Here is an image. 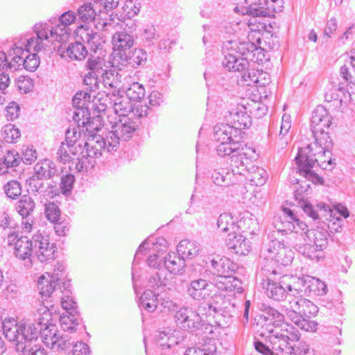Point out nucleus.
Wrapping results in <instances>:
<instances>
[{"instance_id":"f257e3e1","label":"nucleus","mask_w":355,"mask_h":355,"mask_svg":"<svg viewBox=\"0 0 355 355\" xmlns=\"http://www.w3.org/2000/svg\"><path fill=\"white\" fill-rule=\"evenodd\" d=\"M333 117L322 105H318L312 113L311 129L315 142L298 148L295 157L297 173L305 180H301L298 185L293 187L295 198L302 201L304 212L314 221L322 222L330 229L333 209L329 205L320 202L314 207L309 201L304 200V196L311 193V183L322 184V178L313 170L315 166L324 170L333 168V139L331 128Z\"/></svg>"},{"instance_id":"f03ea898","label":"nucleus","mask_w":355,"mask_h":355,"mask_svg":"<svg viewBox=\"0 0 355 355\" xmlns=\"http://www.w3.org/2000/svg\"><path fill=\"white\" fill-rule=\"evenodd\" d=\"M259 309L262 312V322L257 331L259 335L268 340L273 351L289 354V348H292V346L288 340V337L282 334H279L274 326H281L283 324L284 315L266 304H261Z\"/></svg>"},{"instance_id":"7ed1b4c3","label":"nucleus","mask_w":355,"mask_h":355,"mask_svg":"<svg viewBox=\"0 0 355 355\" xmlns=\"http://www.w3.org/2000/svg\"><path fill=\"white\" fill-rule=\"evenodd\" d=\"M248 107L241 105L236 110L230 112L231 125L228 123L217 124L214 127V139L216 141L224 139L233 141L234 150H239L240 141L244 137L243 130L248 128L252 124ZM234 150V148H232Z\"/></svg>"},{"instance_id":"20e7f679","label":"nucleus","mask_w":355,"mask_h":355,"mask_svg":"<svg viewBox=\"0 0 355 355\" xmlns=\"http://www.w3.org/2000/svg\"><path fill=\"white\" fill-rule=\"evenodd\" d=\"M5 337L15 343V351H23L33 340L37 339L38 326L33 322L21 320L17 322L14 318H6L2 324Z\"/></svg>"},{"instance_id":"39448f33","label":"nucleus","mask_w":355,"mask_h":355,"mask_svg":"<svg viewBox=\"0 0 355 355\" xmlns=\"http://www.w3.org/2000/svg\"><path fill=\"white\" fill-rule=\"evenodd\" d=\"M289 307L285 309V314L298 328L305 331L315 332L318 323L311 320L318 312V306L309 300L303 297H293L289 300Z\"/></svg>"},{"instance_id":"423d86ee","label":"nucleus","mask_w":355,"mask_h":355,"mask_svg":"<svg viewBox=\"0 0 355 355\" xmlns=\"http://www.w3.org/2000/svg\"><path fill=\"white\" fill-rule=\"evenodd\" d=\"M110 139H107V133L105 136L98 134L87 135L84 143V148L78 144V148L81 150V158H78L76 168L79 171H87L94 168L96 164L95 158L102 155L103 152L113 153L117 150H111L109 144Z\"/></svg>"},{"instance_id":"0eeeda50","label":"nucleus","mask_w":355,"mask_h":355,"mask_svg":"<svg viewBox=\"0 0 355 355\" xmlns=\"http://www.w3.org/2000/svg\"><path fill=\"white\" fill-rule=\"evenodd\" d=\"M52 24L51 20L49 21V23L36 24L34 28L35 36H30L26 40V47L28 49L33 46V51L35 52L45 49L47 44L44 43V41L48 40L49 31L51 37L60 41L66 40L71 34V30L69 26L62 25L60 22L55 26H52Z\"/></svg>"},{"instance_id":"6e6552de","label":"nucleus","mask_w":355,"mask_h":355,"mask_svg":"<svg viewBox=\"0 0 355 355\" xmlns=\"http://www.w3.org/2000/svg\"><path fill=\"white\" fill-rule=\"evenodd\" d=\"M29 37L24 39V41L15 43L8 51V56L10 58L9 62V69L12 71L25 69L29 71H35L39 67L40 59L37 53H29L30 49L26 47V40Z\"/></svg>"},{"instance_id":"1a4fd4ad","label":"nucleus","mask_w":355,"mask_h":355,"mask_svg":"<svg viewBox=\"0 0 355 355\" xmlns=\"http://www.w3.org/2000/svg\"><path fill=\"white\" fill-rule=\"evenodd\" d=\"M139 116H123L116 121L112 130L107 132V139L111 150H118L120 142L129 141L139 130L141 123Z\"/></svg>"},{"instance_id":"9d476101","label":"nucleus","mask_w":355,"mask_h":355,"mask_svg":"<svg viewBox=\"0 0 355 355\" xmlns=\"http://www.w3.org/2000/svg\"><path fill=\"white\" fill-rule=\"evenodd\" d=\"M219 144L217 146L216 152L217 155L220 157L230 156L229 158L230 171L234 177H237V180L243 175H245L248 171V166L243 160V155H245L244 150V146L246 145L243 141H240L241 146L239 150L237 149H230L234 148L233 146V141L224 139L223 141H217Z\"/></svg>"},{"instance_id":"9b49d317","label":"nucleus","mask_w":355,"mask_h":355,"mask_svg":"<svg viewBox=\"0 0 355 355\" xmlns=\"http://www.w3.org/2000/svg\"><path fill=\"white\" fill-rule=\"evenodd\" d=\"M35 321L38 326L37 338H40L46 347L53 345V340L59 331L52 313L46 306L40 305L35 313Z\"/></svg>"},{"instance_id":"f8f14e48","label":"nucleus","mask_w":355,"mask_h":355,"mask_svg":"<svg viewBox=\"0 0 355 355\" xmlns=\"http://www.w3.org/2000/svg\"><path fill=\"white\" fill-rule=\"evenodd\" d=\"M213 182L220 187L218 188L219 196L216 198L221 201L227 200L229 196L233 197L240 187L237 184V177H234L230 171V168H220L214 170L211 174Z\"/></svg>"},{"instance_id":"ddd939ff","label":"nucleus","mask_w":355,"mask_h":355,"mask_svg":"<svg viewBox=\"0 0 355 355\" xmlns=\"http://www.w3.org/2000/svg\"><path fill=\"white\" fill-rule=\"evenodd\" d=\"M350 65L344 64L340 67V75L345 83H339L336 91V97H334V107L340 109L341 112H345L347 101L352 94H355V79L352 76L349 68Z\"/></svg>"},{"instance_id":"4468645a","label":"nucleus","mask_w":355,"mask_h":355,"mask_svg":"<svg viewBox=\"0 0 355 355\" xmlns=\"http://www.w3.org/2000/svg\"><path fill=\"white\" fill-rule=\"evenodd\" d=\"M139 38L143 46L157 49L160 54H166L173 42L168 38H160L159 33L153 25H147L140 30Z\"/></svg>"},{"instance_id":"2eb2a0df","label":"nucleus","mask_w":355,"mask_h":355,"mask_svg":"<svg viewBox=\"0 0 355 355\" xmlns=\"http://www.w3.org/2000/svg\"><path fill=\"white\" fill-rule=\"evenodd\" d=\"M33 243V257H35L42 263H49L55 259L57 248L54 242H51L49 236L43 235L40 231L32 236Z\"/></svg>"},{"instance_id":"dca6fc26","label":"nucleus","mask_w":355,"mask_h":355,"mask_svg":"<svg viewBox=\"0 0 355 355\" xmlns=\"http://www.w3.org/2000/svg\"><path fill=\"white\" fill-rule=\"evenodd\" d=\"M159 304L168 310H172L175 305L166 291L162 293H155L151 289L146 290L138 302L140 309L148 313L153 312Z\"/></svg>"},{"instance_id":"f3484780","label":"nucleus","mask_w":355,"mask_h":355,"mask_svg":"<svg viewBox=\"0 0 355 355\" xmlns=\"http://www.w3.org/2000/svg\"><path fill=\"white\" fill-rule=\"evenodd\" d=\"M146 61V51L141 48H135L128 53H121V55L116 56L112 66L118 71H123L128 67L136 69L139 66H144Z\"/></svg>"},{"instance_id":"a211bd4d","label":"nucleus","mask_w":355,"mask_h":355,"mask_svg":"<svg viewBox=\"0 0 355 355\" xmlns=\"http://www.w3.org/2000/svg\"><path fill=\"white\" fill-rule=\"evenodd\" d=\"M113 109L119 118L123 116L144 117L149 114L147 105L134 104L126 96L116 97L114 101Z\"/></svg>"},{"instance_id":"6ab92c4d","label":"nucleus","mask_w":355,"mask_h":355,"mask_svg":"<svg viewBox=\"0 0 355 355\" xmlns=\"http://www.w3.org/2000/svg\"><path fill=\"white\" fill-rule=\"evenodd\" d=\"M277 272L272 270L266 279H263L262 285L266 295L275 301H283L288 295V290L283 284V275L277 278Z\"/></svg>"},{"instance_id":"aec40b11","label":"nucleus","mask_w":355,"mask_h":355,"mask_svg":"<svg viewBox=\"0 0 355 355\" xmlns=\"http://www.w3.org/2000/svg\"><path fill=\"white\" fill-rule=\"evenodd\" d=\"M211 278L213 282L227 280L236 272V266L230 259L225 257L216 256L211 261Z\"/></svg>"},{"instance_id":"412c9836","label":"nucleus","mask_w":355,"mask_h":355,"mask_svg":"<svg viewBox=\"0 0 355 355\" xmlns=\"http://www.w3.org/2000/svg\"><path fill=\"white\" fill-rule=\"evenodd\" d=\"M174 318L178 327L191 333L196 331V329L201 322V317L197 311L190 307H182L176 311Z\"/></svg>"},{"instance_id":"4be33fe9","label":"nucleus","mask_w":355,"mask_h":355,"mask_svg":"<svg viewBox=\"0 0 355 355\" xmlns=\"http://www.w3.org/2000/svg\"><path fill=\"white\" fill-rule=\"evenodd\" d=\"M209 278H195L191 280L187 286L189 295L195 300H202L211 295V287L215 286V282Z\"/></svg>"},{"instance_id":"5701e85b","label":"nucleus","mask_w":355,"mask_h":355,"mask_svg":"<svg viewBox=\"0 0 355 355\" xmlns=\"http://www.w3.org/2000/svg\"><path fill=\"white\" fill-rule=\"evenodd\" d=\"M35 203L28 195H24L16 204V209L22 218V225L26 231L30 232L33 225V212Z\"/></svg>"},{"instance_id":"b1692460","label":"nucleus","mask_w":355,"mask_h":355,"mask_svg":"<svg viewBox=\"0 0 355 355\" xmlns=\"http://www.w3.org/2000/svg\"><path fill=\"white\" fill-rule=\"evenodd\" d=\"M58 53L63 58H69L74 60H83L88 55L85 46L80 42H75L67 44H62L58 49Z\"/></svg>"},{"instance_id":"393cba45","label":"nucleus","mask_w":355,"mask_h":355,"mask_svg":"<svg viewBox=\"0 0 355 355\" xmlns=\"http://www.w3.org/2000/svg\"><path fill=\"white\" fill-rule=\"evenodd\" d=\"M14 254L16 257L24 261V266L26 267H31L32 266V258L33 257L32 238L20 236L15 243Z\"/></svg>"},{"instance_id":"a878e982","label":"nucleus","mask_w":355,"mask_h":355,"mask_svg":"<svg viewBox=\"0 0 355 355\" xmlns=\"http://www.w3.org/2000/svg\"><path fill=\"white\" fill-rule=\"evenodd\" d=\"M225 243L230 250L236 254L245 255L250 248V242L242 234L236 232H230L225 240Z\"/></svg>"},{"instance_id":"bb28decb","label":"nucleus","mask_w":355,"mask_h":355,"mask_svg":"<svg viewBox=\"0 0 355 355\" xmlns=\"http://www.w3.org/2000/svg\"><path fill=\"white\" fill-rule=\"evenodd\" d=\"M78 33L81 40L87 43L90 50L94 53L102 49L105 40L100 33L94 32L89 27L80 26L78 30Z\"/></svg>"},{"instance_id":"cd10ccee","label":"nucleus","mask_w":355,"mask_h":355,"mask_svg":"<svg viewBox=\"0 0 355 355\" xmlns=\"http://www.w3.org/2000/svg\"><path fill=\"white\" fill-rule=\"evenodd\" d=\"M283 284L288 290V295L293 297H297L296 295H300L304 291L305 293V288L307 285L308 279L306 275L302 277H297L294 275H283Z\"/></svg>"},{"instance_id":"c85d7f7f","label":"nucleus","mask_w":355,"mask_h":355,"mask_svg":"<svg viewBox=\"0 0 355 355\" xmlns=\"http://www.w3.org/2000/svg\"><path fill=\"white\" fill-rule=\"evenodd\" d=\"M224 48L227 51H231L233 53H236L242 58L249 60H253L254 57L252 51L255 49V44L250 41L237 42V41H227L223 44Z\"/></svg>"},{"instance_id":"c756f323","label":"nucleus","mask_w":355,"mask_h":355,"mask_svg":"<svg viewBox=\"0 0 355 355\" xmlns=\"http://www.w3.org/2000/svg\"><path fill=\"white\" fill-rule=\"evenodd\" d=\"M112 43L114 51L118 52V56L121 53H128L130 50L134 46L135 39L132 34L126 31H118L112 35Z\"/></svg>"},{"instance_id":"7c9ffc66","label":"nucleus","mask_w":355,"mask_h":355,"mask_svg":"<svg viewBox=\"0 0 355 355\" xmlns=\"http://www.w3.org/2000/svg\"><path fill=\"white\" fill-rule=\"evenodd\" d=\"M238 309L236 306L230 302L229 299L223 302L221 306L218 307V313H216L215 319L219 326L228 325L233 318L237 315Z\"/></svg>"},{"instance_id":"2f4dec72","label":"nucleus","mask_w":355,"mask_h":355,"mask_svg":"<svg viewBox=\"0 0 355 355\" xmlns=\"http://www.w3.org/2000/svg\"><path fill=\"white\" fill-rule=\"evenodd\" d=\"M185 266V259L178 254V253L169 252L164 257L163 266L165 268L164 270L171 274H182Z\"/></svg>"},{"instance_id":"473e14b6","label":"nucleus","mask_w":355,"mask_h":355,"mask_svg":"<svg viewBox=\"0 0 355 355\" xmlns=\"http://www.w3.org/2000/svg\"><path fill=\"white\" fill-rule=\"evenodd\" d=\"M44 178L34 173L29 179L26 180L28 186V191L33 195L42 194L44 196H49L53 193V186L49 184L44 187Z\"/></svg>"},{"instance_id":"72a5a7b5","label":"nucleus","mask_w":355,"mask_h":355,"mask_svg":"<svg viewBox=\"0 0 355 355\" xmlns=\"http://www.w3.org/2000/svg\"><path fill=\"white\" fill-rule=\"evenodd\" d=\"M276 233L271 232L268 236V242L265 243L261 249V257L264 256L267 259L275 254V252L279 251V249L288 245L284 240H280Z\"/></svg>"},{"instance_id":"f704fd0d","label":"nucleus","mask_w":355,"mask_h":355,"mask_svg":"<svg viewBox=\"0 0 355 355\" xmlns=\"http://www.w3.org/2000/svg\"><path fill=\"white\" fill-rule=\"evenodd\" d=\"M228 53L225 55L223 64L228 69L229 71H243L249 67V61L242 58L236 53L227 51Z\"/></svg>"},{"instance_id":"c9c22d12","label":"nucleus","mask_w":355,"mask_h":355,"mask_svg":"<svg viewBox=\"0 0 355 355\" xmlns=\"http://www.w3.org/2000/svg\"><path fill=\"white\" fill-rule=\"evenodd\" d=\"M34 171L35 174L48 180L58 173V168L53 161L45 159L35 165Z\"/></svg>"},{"instance_id":"e433bc0d","label":"nucleus","mask_w":355,"mask_h":355,"mask_svg":"<svg viewBox=\"0 0 355 355\" xmlns=\"http://www.w3.org/2000/svg\"><path fill=\"white\" fill-rule=\"evenodd\" d=\"M200 249V245L197 242L184 239L178 245L177 252L184 259H192L198 254Z\"/></svg>"},{"instance_id":"4c0bfd02","label":"nucleus","mask_w":355,"mask_h":355,"mask_svg":"<svg viewBox=\"0 0 355 355\" xmlns=\"http://www.w3.org/2000/svg\"><path fill=\"white\" fill-rule=\"evenodd\" d=\"M123 89L126 96L134 103V104H141V99L144 97L146 90L143 85L138 82H133L130 84H123Z\"/></svg>"},{"instance_id":"58836bf2","label":"nucleus","mask_w":355,"mask_h":355,"mask_svg":"<svg viewBox=\"0 0 355 355\" xmlns=\"http://www.w3.org/2000/svg\"><path fill=\"white\" fill-rule=\"evenodd\" d=\"M242 176L245 177L251 185L255 186L263 185L267 180L266 171L263 168L254 165L248 168L245 175Z\"/></svg>"},{"instance_id":"ea45409f","label":"nucleus","mask_w":355,"mask_h":355,"mask_svg":"<svg viewBox=\"0 0 355 355\" xmlns=\"http://www.w3.org/2000/svg\"><path fill=\"white\" fill-rule=\"evenodd\" d=\"M184 355H218L216 340L209 338L200 346L189 347Z\"/></svg>"},{"instance_id":"a19ab883","label":"nucleus","mask_w":355,"mask_h":355,"mask_svg":"<svg viewBox=\"0 0 355 355\" xmlns=\"http://www.w3.org/2000/svg\"><path fill=\"white\" fill-rule=\"evenodd\" d=\"M306 279L308 282L305 288V295L312 297L313 295H324L327 294L328 288L325 282L309 275H306Z\"/></svg>"},{"instance_id":"79ce46f5","label":"nucleus","mask_w":355,"mask_h":355,"mask_svg":"<svg viewBox=\"0 0 355 355\" xmlns=\"http://www.w3.org/2000/svg\"><path fill=\"white\" fill-rule=\"evenodd\" d=\"M349 216L347 207L341 202L334 203V232H341L345 225V220Z\"/></svg>"},{"instance_id":"37998d69","label":"nucleus","mask_w":355,"mask_h":355,"mask_svg":"<svg viewBox=\"0 0 355 355\" xmlns=\"http://www.w3.org/2000/svg\"><path fill=\"white\" fill-rule=\"evenodd\" d=\"M98 12V6L94 3L85 2L80 6L77 10L78 19L82 22H90L95 19L96 12Z\"/></svg>"},{"instance_id":"c03bdc74","label":"nucleus","mask_w":355,"mask_h":355,"mask_svg":"<svg viewBox=\"0 0 355 355\" xmlns=\"http://www.w3.org/2000/svg\"><path fill=\"white\" fill-rule=\"evenodd\" d=\"M169 279L166 277V272L164 268H159L157 270H153L149 274L147 286L148 289L160 288L166 287L168 284Z\"/></svg>"},{"instance_id":"a18cd8bd","label":"nucleus","mask_w":355,"mask_h":355,"mask_svg":"<svg viewBox=\"0 0 355 355\" xmlns=\"http://www.w3.org/2000/svg\"><path fill=\"white\" fill-rule=\"evenodd\" d=\"M21 163L20 155L15 150L6 149L0 157V170L15 168Z\"/></svg>"},{"instance_id":"49530a36","label":"nucleus","mask_w":355,"mask_h":355,"mask_svg":"<svg viewBox=\"0 0 355 355\" xmlns=\"http://www.w3.org/2000/svg\"><path fill=\"white\" fill-rule=\"evenodd\" d=\"M60 324L63 331L73 332L77 329V327L80 324V319L78 313H64L60 316Z\"/></svg>"},{"instance_id":"de8ad7c7","label":"nucleus","mask_w":355,"mask_h":355,"mask_svg":"<svg viewBox=\"0 0 355 355\" xmlns=\"http://www.w3.org/2000/svg\"><path fill=\"white\" fill-rule=\"evenodd\" d=\"M275 252V254L268 258L267 261L270 260V262L275 261L278 265L284 266H288L292 263L294 253L288 245L279 249V251Z\"/></svg>"},{"instance_id":"09e8293b","label":"nucleus","mask_w":355,"mask_h":355,"mask_svg":"<svg viewBox=\"0 0 355 355\" xmlns=\"http://www.w3.org/2000/svg\"><path fill=\"white\" fill-rule=\"evenodd\" d=\"M215 286L219 290L225 291H234L236 293H242L243 291V283L236 277L231 275L227 280L215 281Z\"/></svg>"},{"instance_id":"8fccbe9b","label":"nucleus","mask_w":355,"mask_h":355,"mask_svg":"<svg viewBox=\"0 0 355 355\" xmlns=\"http://www.w3.org/2000/svg\"><path fill=\"white\" fill-rule=\"evenodd\" d=\"M102 126V119L100 116L91 117L89 114L86 121L82 122L81 128L84 137H87L91 134H96L101 130Z\"/></svg>"},{"instance_id":"3c124183","label":"nucleus","mask_w":355,"mask_h":355,"mask_svg":"<svg viewBox=\"0 0 355 355\" xmlns=\"http://www.w3.org/2000/svg\"><path fill=\"white\" fill-rule=\"evenodd\" d=\"M77 153V146L62 141L57 151V159L60 163L66 164L71 162Z\"/></svg>"},{"instance_id":"603ef678","label":"nucleus","mask_w":355,"mask_h":355,"mask_svg":"<svg viewBox=\"0 0 355 355\" xmlns=\"http://www.w3.org/2000/svg\"><path fill=\"white\" fill-rule=\"evenodd\" d=\"M101 76L103 78V84L105 87L114 89L112 94L115 96V89L119 87L122 74L114 70H109L105 72H102ZM116 92L119 93V90H117Z\"/></svg>"},{"instance_id":"864d4df0","label":"nucleus","mask_w":355,"mask_h":355,"mask_svg":"<svg viewBox=\"0 0 355 355\" xmlns=\"http://www.w3.org/2000/svg\"><path fill=\"white\" fill-rule=\"evenodd\" d=\"M53 341V345H49L48 347L51 349L57 348L61 351L71 350L74 343V341L71 340V338L68 334H61L60 331L57 334Z\"/></svg>"},{"instance_id":"5fc2aeb1","label":"nucleus","mask_w":355,"mask_h":355,"mask_svg":"<svg viewBox=\"0 0 355 355\" xmlns=\"http://www.w3.org/2000/svg\"><path fill=\"white\" fill-rule=\"evenodd\" d=\"M266 73L254 69H248L242 75V79L247 85H258L259 86L265 85L266 83H261L260 78L265 76Z\"/></svg>"},{"instance_id":"6e6d98bb","label":"nucleus","mask_w":355,"mask_h":355,"mask_svg":"<svg viewBox=\"0 0 355 355\" xmlns=\"http://www.w3.org/2000/svg\"><path fill=\"white\" fill-rule=\"evenodd\" d=\"M235 219L230 213L221 214L217 220L219 230L223 232H235Z\"/></svg>"},{"instance_id":"4d7b16f0","label":"nucleus","mask_w":355,"mask_h":355,"mask_svg":"<svg viewBox=\"0 0 355 355\" xmlns=\"http://www.w3.org/2000/svg\"><path fill=\"white\" fill-rule=\"evenodd\" d=\"M59 283H54L52 282V279L50 280L45 279L44 277H40L38 282V289L42 297H49L53 294V292L56 291L57 286Z\"/></svg>"},{"instance_id":"13d9d810","label":"nucleus","mask_w":355,"mask_h":355,"mask_svg":"<svg viewBox=\"0 0 355 355\" xmlns=\"http://www.w3.org/2000/svg\"><path fill=\"white\" fill-rule=\"evenodd\" d=\"M275 329L279 334L287 336L289 341H297L300 338V334L292 324L284 323L281 326L275 325Z\"/></svg>"},{"instance_id":"bf43d9fd","label":"nucleus","mask_w":355,"mask_h":355,"mask_svg":"<svg viewBox=\"0 0 355 355\" xmlns=\"http://www.w3.org/2000/svg\"><path fill=\"white\" fill-rule=\"evenodd\" d=\"M2 134L5 141L9 144L17 142V139L21 137L19 128L11 123L7 124L3 127Z\"/></svg>"},{"instance_id":"052dcab7","label":"nucleus","mask_w":355,"mask_h":355,"mask_svg":"<svg viewBox=\"0 0 355 355\" xmlns=\"http://www.w3.org/2000/svg\"><path fill=\"white\" fill-rule=\"evenodd\" d=\"M44 207L45 216L51 223L59 221L62 218L60 210L55 203L49 202L45 203Z\"/></svg>"},{"instance_id":"680f3d73","label":"nucleus","mask_w":355,"mask_h":355,"mask_svg":"<svg viewBox=\"0 0 355 355\" xmlns=\"http://www.w3.org/2000/svg\"><path fill=\"white\" fill-rule=\"evenodd\" d=\"M3 189L7 197L11 199H17L21 194V185L17 180L8 182Z\"/></svg>"},{"instance_id":"e2e57ef3","label":"nucleus","mask_w":355,"mask_h":355,"mask_svg":"<svg viewBox=\"0 0 355 355\" xmlns=\"http://www.w3.org/2000/svg\"><path fill=\"white\" fill-rule=\"evenodd\" d=\"M140 8V3L137 0H125L122 10L123 14L130 19L139 12Z\"/></svg>"},{"instance_id":"0e129e2a","label":"nucleus","mask_w":355,"mask_h":355,"mask_svg":"<svg viewBox=\"0 0 355 355\" xmlns=\"http://www.w3.org/2000/svg\"><path fill=\"white\" fill-rule=\"evenodd\" d=\"M99 74L94 71L87 73L83 78V83L87 87L86 89L90 92H95L99 89L100 80Z\"/></svg>"},{"instance_id":"69168bd1","label":"nucleus","mask_w":355,"mask_h":355,"mask_svg":"<svg viewBox=\"0 0 355 355\" xmlns=\"http://www.w3.org/2000/svg\"><path fill=\"white\" fill-rule=\"evenodd\" d=\"M103 58L101 56H94V55L90 54V57L86 63L85 67L89 71H94L95 73L100 74L103 71Z\"/></svg>"},{"instance_id":"338daca9","label":"nucleus","mask_w":355,"mask_h":355,"mask_svg":"<svg viewBox=\"0 0 355 355\" xmlns=\"http://www.w3.org/2000/svg\"><path fill=\"white\" fill-rule=\"evenodd\" d=\"M83 132L80 127H72L70 125L65 132L64 142L75 146L76 143L81 137Z\"/></svg>"},{"instance_id":"774afa93","label":"nucleus","mask_w":355,"mask_h":355,"mask_svg":"<svg viewBox=\"0 0 355 355\" xmlns=\"http://www.w3.org/2000/svg\"><path fill=\"white\" fill-rule=\"evenodd\" d=\"M190 270L193 279L195 278H209L211 277V271L205 266L195 263L191 265Z\"/></svg>"}]
</instances>
